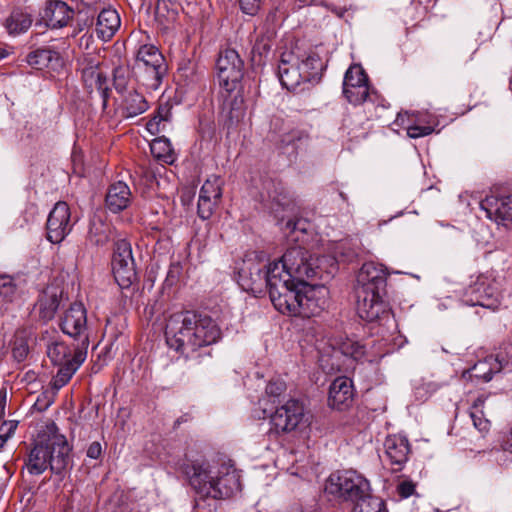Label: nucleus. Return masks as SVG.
<instances>
[{"instance_id": "1", "label": "nucleus", "mask_w": 512, "mask_h": 512, "mask_svg": "<svg viewBox=\"0 0 512 512\" xmlns=\"http://www.w3.org/2000/svg\"><path fill=\"white\" fill-rule=\"evenodd\" d=\"M324 259L325 257L314 259L301 246H292L286 250L283 254V268L268 290L276 310L282 314L301 317L303 303L300 282L303 278L317 277L321 269L318 263Z\"/></svg>"}, {"instance_id": "2", "label": "nucleus", "mask_w": 512, "mask_h": 512, "mask_svg": "<svg viewBox=\"0 0 512 512\" xmlns=\"http://www.w3.org/2000/svg\"><path fill=\"white\" fill-rule=\"evenodd\" d=\"M165 337L171 349L185 358H192L199 349L215 343L220 338V330L210 316L182 311L167 319Z\"/></svg>"}, {"instance_id": "3", "label": "nucleus", "mask_w": 512, "mask_h": 512, "mask_svg": "<svg viewBox=\"0 0 512 512\" xmlns=\"http://www.w3.org/2000/svg\"><path fill=\"white\" fill-rule=\"evenodd\" d=\"M72 446L59 432L54 422L48 423L37 435L25 459V467L31 475H41L47 469L63 480L73 467Z\"/></svg>"}, {"instance_id": "4", "label": "nucleus", "mask_w": 512, "mask_h": 512, "mask_svg": "<svg viewBox=\"0 0 512 512\" xmlns=\"http://www.w3.org/2000/svg\"><path fill=\"white\" fill-rule=\"evenodd\" d=\"M282 268L283 257L279 261L267 262L261 254L251 252L245 255L238 268L237 281L244 291L256 296L269 290Z\"/></svg>"}, {"instance_id": "5", "label": "nucleus", "mask_w": 512, "mask_h": 512, "mask_svg": "<svg viewBox=\"0 0 512 512\" xmlns=\"http://www.w3.org/2000/svg\"><path fill=\"white\" fill-rule=\"evenodd\" d=\"M137 83L147 91L160 88L167 75L168 66L163 54L152 44L141 45L132 68Z\"/></svg>"}, {"instance_id": "6", "label": "nucleus", "mask_w": 512, "mask_h": 512, "mask_svg": "<svg viewBox=\"0 0 512 512\" xmlns=\"http://www.w3.org/2000/svg\"><path fill=\"white\" fill-rule=\"evenodd\" d=\"M80 343L75 342L72 346L64 341L55 340L47 344L46 353L51 362L59 366L57 374L53 378V387L60 389L65 386L82 363L86 360L88 349H84L82 358L77 359Z\"/></svg>"}, {"instance_id": "7", "label": "nucleus", "mask_w": 512, "mask_h": 512, "mask_svg": "<svg viewBox=\"0 0 512 512\" xmlns=\"http://www.w3.org/2000/svg\"><path fill=\"white\" fill-rule=\"evenodd\" d=\"M370 485L367 479L354 470L332 473L325 483V492L342 501H359L369 499Z\"/></svg>"}, {"instance_id": "8", "label": "nucleus", "mask_w": 512, "mask_h": 512, "mask_svg": "<svg viewBox=\"0 0 512 512\" xmlns=\"http://www.w3.org/2000/svg\"><path fill=\"white\" fill-rule=\"evenodd\" d=\"M269 424L267 434L275 439L306 426L303 404L297 399H288L269 415Z\"/></svg>"}, {"instance_id": "9", "label": "nucleus", "mask_w": 512, "mask_h": 512, "mask_svg": "<svg viewBox=\"0 0 512 512\" xmlns=\"http://www.w3.org/2000/svg\"><path fill=\"white\" fill-rule=\"evenodd\" d=\"M59 327L67 336L80 343L77 359L84 355L90 345L91 329L88 325L87 310L81 302L72 303L60 316Z\"/></svg>"}, {"instance_id": "10", "label": "nucleus", "mask_w": 512, "mask_h": 512, "mask_svg": "<svg viewBox=\"0 0 512 512\" xmlns=\"http://www.w3.org/2000/svg\"><path fill=\"white\" fill-rule=\"evenodd\" d=\"M111 266L114 279L120 288H129L137 280L132 247L127 240L121 239L116 242Z\"/></svg>"}, {"instance_id": "11", "label": "nucleus", "mask_w": 512, "mask_h": 512, "mask_svg": "<svg viewBox=\"0 0 512 512\" xmlns=\"http://www.w3.org/2000/svg\"><path fill=\"white\" fill-rule=\"evenodd\" d=\"M219 85L227 92L236 90L243 77L244 62L238 52L232 48H226L219 52L216 62Z\"/></svg>"}, {"instance_id": "12", "label": "nucleus", "mask_w": 512, "mask_h": 512, "mask_svg": "<svg viewBox=\"0 0 512 512\" xmlns=\"http://www.w3.org/2000/svg\"><path fill=\"white\" fill-rule=\"evenodd\" d=\"M73 226L70 207L64 201L57 202L47 218V240L53 244L61 243L70 234Z\"/></svg>"}, {"instance_id": "13", "label": "nucleus", "mask_w": 512, "mask_h": 512, "mask_svg": "<svg viewBox=\"0 0 512 512\" xmlns=\"http://www.w3.org/2000/svg\"><path fill=\"white\" fill-rule=\"evenodd\" d=\"M465 302L470 306L495 310L500 304V293L487 277L480 276L466 289Z\"/></svg>"}, {"instance_id": "14", "label": "nucleus", "mask_w": 512, "mask_h": 512, "mask_svg": "<svg viewBox=\"0 0 512 512\" xmlns=\"http://www.w3.org/2000/svg\"><path fill=\"white\" fill-rule=\"evenodd\" d=\"M383 295L384 292H356V310L359 317L368 322L388 318L390 308Z\"/></svg>"}, {"instance_id": "15", "label": "nucleus", "mask_w": 512, "mask_h": 512, "mask_svg": "<svg viewBox=\"0 0 512 512\" xmlns=\"http://www.w3.org/2000/svg\"><path fill=\"white\" fill-rule=\"evenodd\" d=\"M183 471L190 485L202 497H210L216 472L207 461H190L184 465Z\"/></svg>"}, {"instance_id": "16", "label": "nucleus", "mask_w": 512, "mask_h": 512, "mask_svg": "<svg viewBox=\"0 0 512 512\" xmlns=\"http://www.w3.org/2000/svg\"><path fill=\"white\" fill-rule=\"evenodd\" d=\"M303 278L302 286V312L301 317L310 318L318 315L328 306L329 290L324 285H312Z\"/></svg>"}, {"instance_id": "17", "label": "nucleus", "mask_w": 512, "mask_h": 512, "mask_svg": "<svg viewBox=\"0 0 512 512\" xmlns=\"http://www.w3.org/2000/svg\"><path fill=\"white\" fill-rule=\"evenodd\" d=\"M387 283V272L383 265L366 262L357 275L355 292H384Z\"/></svg>"}, {"instance_id": "18", "label": "nucleus", "mask_w": 512, "mask_h": 512, "mask_svg": "<svg viewBox=\"0 0 512 512\" xmlns=\"http://www.w3.org/2000/svg\"><path fill=\"white\" fill-rule=\"evenodd\" d=\"M241 490L240 474L231 464H223L218 468L212 488L211 498L225 499Z\"/></svg>"}, {"instance_id": "19", "label": "nucleus", "mask_w": 512, "mask_h": 512, "mask_svg": "<svg viewBox=\"0 0 512 512\" xmlns=\"http://www.w3.org/2000/svg\"><path fill=\"white\" fill-rule=\"evenodd\" d=\"M278 77L287 90H295L301 83L307 82L300 67V57L295 50L282 53L278 64Z\"/></svg>"}, {"instance_id": "20", "label": "nucleus", "mask_w": 512, "mask_h": 512, "mask_svg": "<svg viewBox=\"0 0 512 512\" xmlns=\"http://www.w3.org/2000/svg\"><path fill=\"white\" fill-rule=\"evenodd\" d=\"M486 216L497 224L507 225L512 222V193L491 194L480 203Z\"/></svg>"}, {"instance_id": "21", "label": "nucleus", "mask_w": 512, "mask_h": 512, "mask_svg": "<svg viewBox=\"0 0 512 512\" xmlns=\"http://www.w3.org/2000/svg\"><path fill=\"white\" fill-rule=\"evenodd\" d=\"M497 406L490 394L479 395L470 407V417L476 430L486 433L490 429L488 416L495 412Z\"/></svg>"}, {"instance_id": "22", "label": "nucleus", "mask_w": 512, "mask_h": 512, "mask_svg": "<svg viewBox=\"0 0 512 512\" xmlns=\"http://www.w3.org/2000/svg\"><path fill=\"white\" fill-rule=\"evenodd\" d=\"M40 15L47 27L58 29L68 25L73 18L74 10L61 0H50Z\"/></svg>"}, {"instance_id": "23", "label": "nucleus", "mask_w": 512, "mask_h": 512, "mask_svg": "<svg viewBox=\"0 0 512 512\" xmlns=\"http://www.w3.org/2000/svg\"><path fill=\"white\" fill-rule=\"evenodd\" d=\"M354 399L353 382L350 378L337 377L330 385L328 404L337 410H345Z\"/></svg>"}, {"instance_id": "24", "label": "nucleus", "mask_w": 512, "mask_h": 512, "mask_svg": "<svg viewBox=\"0 0 512 512\" xmlns=\"http://www.w3.org/2000/svg\"><path fill=\"white\" fill-rule=\"evenodd\" d=\"M385 454L393 471H400L408 460L410 445L408 439L399 435H389L384 442Z\"/></svg>"}, {"instance_id": "25", "label": "nucleus", "mask_w": 512, "mask_h": 512, "mask_svg": "<svg viewBox=\"0 0 512 512\" xmlns=\"http://www.w3.org/2000/svg\"><path fill=\"white\" fill-rule=\"evenodd\" d=\"M62 291L57 287L48 286L39 294L35 303V311L38 318L47 323L51 321L60 306Z\"/></svg>"}, {"instance_id": "26", "label": "nucleus", "mask_w": 512, "mask_h": 512, "mask_svg": "<svg viewBox=\"0 0 512 512\" xmlns=\"http://www.w3.org/2000/svg\"><path fill=\"white\" fill-rule=\"evenodd\" d=\"M121 27V18L118 11L111 6L102 8L99 12L95 31L102 41H110Z\"/></svg>"}, {"instance_id": "27", "label": "nucleus", "mask_w": 512, "mask_h": 512, "mask_svg": "<svg viewBox=\"0 0 512 512\" xmlns=\"http://www.w3.org/2000/svg\"><path fill=\"white\" fill-rule=\"evenodd\" d=\"M132 193L129 186L123 181L111 184L106 193L105 205L112 213L125 210L131 203Z\"/></svg>"}, {"instance_id": "28", "label": "nucleus", "mask_w": 512, "mask_h": 512, "mask_svg": "<svg viewBox=\"0 0 512 512\" xmlns=\"http://www.w3.org/2000/svg\"><path fill=\"white\" fill-rule=\"evenodd\" d=\"M507 364L508 361L500 354L496 357L489 356L478 361L467 373L470 378L488 382L492 379L494 373L500 372Z\"/></svg>"}, {"instance_id": "29", "label": "nucleus", "mask_w": 512, "mask_h": 512, "mask_svg": "<svg viewBox=\"0 0 512 512\" xmlns=\"http://www.w3.org/2000/svg\"><path fill=\"white\" fill-rule=\"evenodd\" d=\"M27 62L29 65L39 70L45 68L55 70L62 65V58L55 50L50 48H39L28 54Z\"/></svg>"}, {"instance_id": "30", "label": "nucleus", "mask_w": 512, "mask_h": 512, "mask_svg": "<svg viewBox=\"0 0 512 512\" xmlns=\"http://www.w3.org/2000/svg\"><path fill=\"white\" fill-rule=\"evenodd\" d=\"M297 56L300 57V67L307 82L317 78L324 69V62L319 54L310 49L301 52L298 48L294 49Z\"/></svg>"}, {"instance_id": "31", "label": "nucleus", "mask_w": 512, "mask_h": 512, "mask_svg": "<svg viewBox=\"0 0 512 512\" xmlns=\"http://www.w3.org/2000/svg\"><path fill=\"white\" fill-rule=\"evenodd\" d=\"M179 5L173 0H157L155 20L162 30L170 29L178 18Z\"/></svg>"}, {"instance_id": "32", "label": "nucleus", "mask_w": 512, "mask_h": 512, "mask_svg": "<svg viewBox=\"0 0 512 512\" xmlns=\"http://www.w3.org/2000/svg\"><path fill=\"white\" fill-rule=\"evenodd\" d=\"M30 13L20 7L14 8L5 19L4 26L10 35L25 33L32 25Z\"/></svg>"}, {"instance_id": "33", "label": "nucleus", "mask_w": 512, "mask_h": 512, "mask_svg": "<svg viewBox=\"0 0 512 512\" xmlns=\"http://www.w3.org/2000/svg\"><path fill=\"white\" fill-rule=\"evenodd\" d=\"M149 108L145 97L136 90L129 91L122 100L121 112L125 118L136 117Z\"/></svg>"}, {"instance_id": "34", "label": "nucleus", "mask_w": 512, "mask_h": 512, "mask_svg": "<svg viewBox=\"0 0 512 512\" xmlns=\"http://www.w3.org/2000/svg\"><path fill=\"white\" fill-rule=\"evenodd\" d=\"M19 296L18 278L0 274V312L7 310V305L13 303Z\"/></svg>"}, {"instance_id": "35", "label": "nucleus", "mask_w": 512, "mask_h": 512, "mask_svg": "<svg viewBox=\"0 0 512 512\" xmlns=\"http://www.w3.org/2000/svg\"><path fill=\"white\" fill-rule=\"evenodd\" d=\"M110 239V226L102 220L92 221L89 225L87 242L92 246H104Z\"/></svg>"}, {"instance_id": "36", "label": "nucleus", "mask_w": 512, "mask_h": 512, "mask_svg": "<svg viewBox=\"0 0 512 512\" xmlns=\"http://www.w3.org/2000/svg\"><path fill=\"white\" fill-rule=\"evenodd\" d=\"M369 84L354 85L348 80V84L343 85V94L349 103L359 105L364 103L370 95Z\"/></svg>"}, {"instance_id": "37", "label": "nucleus", "mask_w": 512, "mask_h": 512, "mask_svg": "<svg viewBox=\"0 0 512 512\" xmlns=\"http://www.w3.org/2000/svg\"><path fill=\"white\" fill-rule=\"evenodd\" d=\"M151 153L158 160L170 163L173 159V150L169 139L165 137L157 138L150 144Z\"/></svg>"}, {"instance_id": "38", "label": "nucleus", "mask_w": 512, "mask_h": 512, "mask_svg": "<svg viewBox=\"0 0 512 512\" xmlns=\"http://www.w3.org/2000/svg\"><path fill=\"white\" fill-rule=\"evenodd\" d=\"M223 180L219 176L212 175L202 185L199 195L221 200Z\"/></svg>"}, {"instance_id": "39", "label": "nucleus", "mask_w": 512, "mask_h": 512, "mask_svg": "<svg viewBox=\"0 0 512 512\" xmlns=\"http://www.w3.org/2000/svg\"><path fill=\"white\" fill-rule=\"evenodd\" d=\"M286 383L282 380H271L266 386V396L273 404H283L285 399Z\"/></svg>"}, {"instance_id": "40", "label": "nucleus", "mask_w": 512, "mask_h": 512, "mask_svg": "<svg viewBox=\"0 0 512 512\" xmlns=\"http://www.w3.org/2000/svg\"><path fill=\"white\" fill-rule=\"evenodd\" d=\"M29 353V345L24 330L17 331L15 334V340L12 348V355L18 362H22L26 359Z\"/></svg>"}, {"instance_id": "41", "label": "nucleus", "mask_w": 512, "mask_h": 512, "mask_svg": "<svg viewBox=\"0 0 512 512\" xmlns=\"http://www.w3.org/2000/svg\"><path fill=\"white\" fill-rule=\"evenodd\" d=\"M219 203V200L199 195L197 206L198 216L203 220L210 219Z\"/></svg>"}, {"instance_id": "42", "label": "nucleus", "mask_w": 512, "mask_h": 512, "mask_svg": "<svg viewBox=\"0 0 512 512\" xmlns=\"http://www.w3.org/2000/svg\"><path fill=\"white\" fill-rule=\"evenodd\" d=\"M352 512H388L385 504L379 498L370 497L355 504Z\"/></svg>"}, {"instance_id": "43", "label": "nucleus", "mask_w": 512, "mask_h": 512, "mask_svg": "<svg viewBox=\"0 0 512 512\" xmlns=\"http://www.w3.org/2000/svg\"><path fill=\"white\" fill-rule=\"evenodd\" d=\"M130 71L128 66L119 65L113 70V85L118 93L126 90L129 82Z\"/></svg>"}, {"instance_id": "44", "label": "nucleus", "mask_w": 512, "mask_h": 512, "mask_svg": "<svg viewBox=\"0 0 512 512\" xmlns=\"http://www.w3.org/2000/svg\"><path fill=\"white\" fill-rule=\"evenodd\" d=\"M348 80L354 85H363L368 83V77L361 65H351L345 73L343 85L348 84Z\"/></svg>"}, {"instance_id": "45", "label": "nucleus", "mask_w": 512, "mask_h": 512, "mask_svg": "<svg viewBox=\"0 0 512 512\" xmlns=\"http://www.w3.org/2000/svg\"><path fill=\"white\" fill-rule=\"evenodd\" d=\"M340 349L345 356L351 357L356 361L361 360L365 355V347L359 342L352 340L343 342Z\"/></svg>"}, {"instance_id": "46", "label": "nucleus", "mask_w": 512, "mask_h": 512, "mask_svg": "<svg viewBox=\"0 0 512 512\" xmlns=\"http://www.w3.org/2000/svg\"><path fill=\"white\" fill-rule=\"evenodd\" d=\"M100 68L98 64H94L92 61L88 62L82 69V80L86 88L91 91L94 89L95 79H99Z\"/></svg>"}, {"instance_id": "47", "label": "nucleus", "mask_w": 512, "mask_h": 512, "mask_svg": "<svg viewBox=\"0 0 512 512\" xmlns=\"http://www.w3.org/2000/svg\"><path fill=\"white\" fill-rule=\"evenodd\" d=\"M308 134L299 129H292L281 137L282 146H294L297 142L307 140Z\"/></svg>"}, {"instance_id": "48", "label": "nucleus", "mask_w": 512, "mask_h": 512, "mask_svg": "<svg viewBox=\"0 0 512 512\" xmlns=\"http://www.w3.org/2000/svg\"><path fill=\"white\" fill-rule=\"evenodd\" d=\"M396 492L401 499H407L416 494V483L410 479H404L397 484Z\"/></svg>"}, {"instance_id": "49", "label": "nucleus", "mask_w": 512, "mask_h": 512, "mask_svg": "<svg viewBox=\"0 0 512 512\" xmlns=\"http://www.w3.org/2000/svg\"><path fill=\"white\" fill-rule=\"evenodd\" d=\"M94 88L100 92L103 100V106L106 107L110 89L108 87V78L101 70L99 72V79H95Z\"/></svg>"}, {"instance_id": "50", "label": "nucleus", "mask_w": 512, "mask_h": 512, "mask_svg": "<svg viewBox=\"0 0 512 512\" xmlns=\"http://www.w3.org/2000/svg\"><path fill=\"white\" fill-rule=\"evenodd\" d=\"M172 107L166 103L164 105H160L157 109V113L154 118L148 123V128L150 129L154 124H158L161 121H170L172 118Z\"/></svg>"}, {"instance_id": "51", "label": "nucleus", "mask_w": 512, "mask_h": 512, "mask_svg": "<svg viewBox=\"0 0 512 512\" xmlns=\"http://www.w3.org/2000/svg\"><path fill=\"white\" fill-rule=\"evenodd\" d=\"M432 133V126H423L417 121L415 124L407 127V135L410 138L416 139L428 136Z\"/></svg>"}, {"instance_id": "52", "label": "nucleus", "mask_w": 512, "mask_h": 512, "mask_svg": "<svg viewBox=\"0 0 512 512\" xmlns=\"http://www.w3.org/2000/svg\"><path fill=\"white\" fill-rule=\"evenodd\" d=\"M242 104V100H240V102H237V99H235L234 102L231 104L228 113L230 125L238 123L244 117L245 111L244 108L242 107Z\"/></svg>"}, {"instance_id": "53", "label": "nucleus", "mask_w": 512, "mask_h": 512, "mask_svg": "<svg viewBox=\"0 0 512 512\" xmlns=\"http://www.w3.org/2000/svg\"><path fill=\"white\" fill-rule=\"evenodd\" d=\"M416 121L423 126H432V133L435 131V128L439 125V120L437 116L427 112H419L416 115Z\"/></svg>"}, {"instance_id": "54", "label": "nucleus", "mask_w": 512, "mask_h": 512, "mask_svg": "<svg viewBox=\"0 0 512 512\" xmlns=\"http://www.w3.org/2000/svg\"><path fill=\"white\" fill-rule=\"evenodd\" d=\"M243 13L254 16L260 9L261 0H239Z\"/></svg>"}, {"instance_id": "55", "label": "nucleus", "mask_w": 512, "mask_h": 512, "mask_svg": "<svg viewBox=\"0 0 512 512\" xmlns=\"http://www.w3.org/2000/svg\"><path fill=\"white\" fill-rule=\"evenodd\" d=\"M87 457L91 459H98L102 454L101 444L97 441L92 442L87 449Z\"/></svg>"}, {"instance_id": "56", "label": "nucleus", "mask_w": 512, "mask_h": 512, "mask_svg": "<svg viewBox=\"0 0 512 512\" xmlns=\"http://www.w3.org/2000/svg\"><path fill=\"white\" fill-rule=\"evenodd\" d=\"M93 24V18L86 17L84 20H77L76 27L74 29L75 33L82 32L85 28H89Z\"/></svg>"}, {"instance_id": "57", "label": "nucleus", "mask_w": 512, "mask_h": 512, "mask_svg": "<svg viewBox=\"0 0 512 512\" xmlns=\"http://www.w3.org/2000/svg\"><path fill=\"white\" fill-rule=\"evenodd\" d=\"M82 4L89 8H97L100 4H104L106 0H81Z\"/></svg>"}, {"instance_id": "58", "label": "nucleus", "mask_w": 512, "mask_h": 512, "mask_svg": "<svg viewBox=\"0 0 512 512\" xmlns=\"http://www.w3.org/2000/svg\"><path fill=\"white\" fill-rule=\"evenodd\" d=\"M502 447H503L504 450H507L510 453H512V427H511V430H510L508 436L503 441Z\"/></svg>"}, {"instance_id": "59", "label": "nucleus", "mask_w": 512, "mask_h": 512, "mask_svg": "<svg viewBox=\"0 0 512 512\" xmlns=\"http://www.w3.org/2000/svg\"><path fill=\"white\" fill-rule=\"evenodd\" d=\"M93 39V35L91 33H85L81 38H80V45L82 46L84 44V41H85V47L88 48L89 47V42Z\"/></svg>"}, {"instance_id": "60", "label": "nucleus", "mask_w": 512, "mask_h": 512, "mask_svg": "<svg viewBox=\"0 0 512 512\" xmlns=\"http://www.w3.org/2000/svg\"><path fill=\"white\" fill-rule=\"evenodd\" d=\"M6 404V396L0 392V418L4 415Z\"/></svg>"}, {"instance_id": "61", "label": "nucleus", "mask_w": 512, "mask_h": 512, "mask_svg": "<svg viewBox=\"0 0 512 512\" xmlns=\"http://www.w3.org/2000/svg\"><path fill=\"white\" fill-rule=\"evenodd\" d=\"M300 224V221H297V222H292L291 220H289L286 224V227L288 229H290L291 231H294V230H297L299 229L298 225ZM300 230L304 231L305 229L304 228H300Z\"/></svg>"}, {"instance_id": "62", "label": "nucleus", "mask_w": 512, "mask_h": 512, "mask_svg": "<svg viewBox=\"0 0 512 512\" xmlns=\"http://www.w3.org/2000/svg\"><path fill=\"white\" fill-rule=\"evenodd\" d=\"M4 425H8V430H7V434H11L17 427V423L16 422H9V423H4Z\"/></svg>"}, {"instance_id": "63", "label": "nucleus", "mask_w": 512, "mask_h": 512, "mask_svg": "<svg viewBox=\"0 0 512 512\" xmlns=\"http://www.w3.org/2000/svg\"><path fill=\"white\" fill-rule=\"evenodd\" d=\"M179 270V265H172L168 271L167 279L174 278V270Z\"/></svg>"}, {"instance_id": "64", "label": "nucleus", "mask_w": 512, "mask_h": 512, "mask_svg": "<svg viewBox=\"0 0 512 512\" xmlns=\"http://www.w3.org/2000/svg\"><path fill=\"white\" fill-rule=\"evenodd\" d=\"M9 55L8 50L0 48V60L6 58Z\"/></svg>"}]
</instances>
